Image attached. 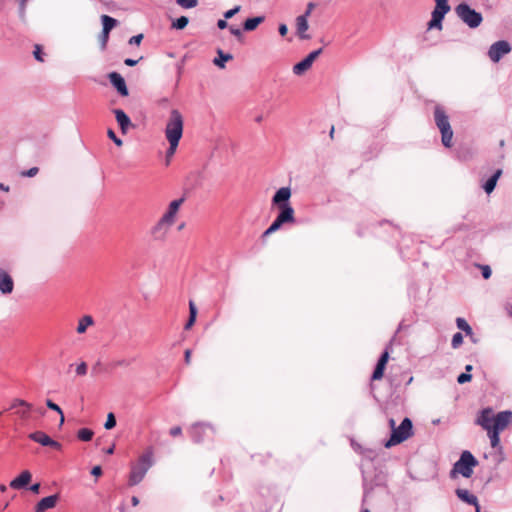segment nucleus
Returning <instances> with one entry per match:
<instances>
[{
  "mask_svg": "<svg viewBox=\"0 0 512 512\" xmlns=\"http://www.w3.org/2000/svg\"><path fill=\"white\" fill-rule=\"evenodd\" d=\"M153 464V452L152 450L146 451L141 455L135 465L132 466L130 473V484L136 485L140 483L145 477L147 471Z\"/></svg>",
  "mask_w": 512,
  "mask_h": 512,
  "instance_id": "obj_7",
  "label": "nucleus"
},
{
  "mask_svg": "<svg viewBox=\"0 0 512 512\" xmlns=\"http://www.w3.org/2000/svg\"><path fill=\"white\" fill-rule=\"evenodd\" d=\"M472 376L470 373H462L458 376L457 381L459 384H464L471 380Z\"/></svg>",
  "mask_w": 512,
  "mask_h": 512,
  "instance_id": "obj_43",
  "label": "nucleus"
},
{
  "mask_svg": "<svg viewBox=\"0 0 512 512\" xmlns=\"http://www.w3.org/2000/svg\"><path fill=\"white\" fill-rule=\"evenodd\" d=\"M218 57L213 60V63L220 67H225V62L230 61L233 59V56L229 53H224L222 50H218Z\"/></svg>",
  "mask_w": 512,
  "mask_h": 512,
  "instance_id": "obj_29",
  "label": "nucleus"
},
{
  "mask_svg": "<svg viewBox=\"0 0 512 512\" xmlns=\"http://www.w3.org/2000/svg\"><path fill=\"white\" fill-rule=\"evenodd\" d=\"M456 323H457V327L464 331L466 335H469L471 336L472 335V328L470 327V325L467 323V321L463 318H457L456 320Z\"/></svg>",
  "mask_w": 512,
  "mask_h": 512,
  "instance_id": "obj_33",
  "label": "nucleus"
},
{
  "mask_svg": "<svg viewBox=\"0 0 512 512\" xmlns=\"http://www.w3.org/2000/svg\"><path fill=\"white\" fill-rule=\"evenodd\" d=\"M450 5L448 4V0H435V11H440L444 15H446L450 11Z\"/></svg>",
  "mask_w": 512,
  "mask_h": 512,
  "instance_id": "obj_31",
  "label": "nucleus"
},
{
  "mask_svg": "<svg viewBox=\"0 0 512 512\" xmlns=\"http://www.w3.org/2000/svg\"><path fill=\"white\" fill-rule=\"evenodd\" d=\"M180 433H181V428H180V427H173V428L170 430V434H171L172 436H178Z\"/></svg>",
  "mask_w": 512,
  "mask_h": 512,
  "instance_id": "obj_53",
  "label": "nucleus"
},
{
  "mask_svg": "<svg viewBox=\"0 0 512 512\" xmlns=\"http://www.w3.org/2000/svg\"><path fill=\"white\" fill-rule=\"evenodd\" d=\"M287 33H288V28H287V26H286L285 24H281V25L279 26V34H280L281 36H286V35H287Z\"/></svg>",
  "mask_w": 512,
  "mask_h": 512,
  "instance_id": "obj_49",
  "label": "nucleus"
},
{
  "mask_svg": "<svg viewBox=\"0 0 512 512\" xmlns=\"http://www.w3.org/2000/svg\"><path fill=\"white\" fill-rule=\"evenodd\" d=\"M314 8V4L313 3H309L308 6H307V10L305 12V14L303 16H306L308 18V16L310 15L311 11L313 10Z\"/></svg>",
  "mask_w": 512,
  "mask_h": 512,
  "instance_id": "obj_55",
  "label": "nucleus"
},
{
  "mask_svg": "<svg viewBox=\"0 0 512 512\" xmlns=\"http://www.w3.org/2000/svg\"><path fill=\"white\" fill-rule=\"evenodd\" d=\"M474 507H475V512H481V508H480L479 504L477 506H474Z\"/></svg>",
  "mask_w": 512,
  "mask_h": 512,
  "instance_id": "obj_64",
  "label": "nucleus"
},
{
  "mask_svg": "<svg viewBox=\"0 0 512 512\" xmlns=\"http://www.w3.org/2000/svg\"><path fill=\"white\" fill-rule=\"evenodd\" d=\"M321 53H322V48L309 53L302 61H300L299 63H297L293 66V73L295 75L304 74L306 71H308L312 67V64L319 57V55Z\"/></svg>",
  "mask_w": 512,
  "mask_h": 512,
  "instance_id": "obj_11",
  "label": "nucleus"
},
{
  "mask_svg": "<svg viewBox=\"0 0 512 512\" xmlns=\"http://www.w3.org/2000/svg\"><path fill=\"white\" fill-rule=\"evenodd\" d=\"M188 22L189 20L186 16H181L173 22L172 27L181 30L187 26Z\"/></svg>",
  "mask_w": 512,
  "mask_h": 512,
  "instance_id": "obj_36",
  "label": "nucleus"
},
{
  "mask_svg": "<svg viewBox=\"0 0 512 512\" xmlns=\"http://www.w3.org/2000/svg\"><path fill=\"white\" fill-rule=\"evenodd\" d=\"M185 360H186V363H189V361H190V354L189 353H186Z\"/></svg>",
  "mask_w": 512,
  "mask_h": 512,
  "instance_id": "obj_63",
  "label": "nucleus"
},
{
  "mask_svg": "<svg viewBox=\"0 0 512 512\" xmlns=\"http://www.w3.org/2000/svg\"><path fill=\"white\" fill-rule=\"evenodd\" d=\"M138 503H139L138 498H137V497H132V504H133L134 506H137V505H138Z\"/></svg>",
  "mask_w": 512,
  "mask_h": 512,
  "instance_id": "obj_60",
  "label": "nucleus"
},
{
  "mask_svg": "<svg viewBox=\"0 0 512 512\" xmlns=\"http://www.w3.org/2000/svg\"><path fill=\"white\" fill-rule=\"evenodd\" d=\"M30 438L43 446H49L52 444V439L43 432H35L30 435Z\"/></svg>",
  "mask_w": 512,
  "mask_h": 512,
  "instance_id": "obj_28",
  "label": "nucleus"
},
{
  "mask_svg": "<svg viewBox=\"0 0 512 512\" xmlns=\"http://www.w3.org/2000/svg\"><path fill=\"white\" fill-rule=\"evenodd\" d=\"M510 50L511 47L507 41H497L490 47L488 55L492 61L498 62Z\"/></svg>",
  "mask_w": 512,
  "mask_h": 512,
  "instance_id": "obj_12",
  "label": "nucleus"
},
{
  "mask_svg": "<svg viewBox=\"0 0 512 512\" xmlns=\"http://www.w3.org/2000/svg\"><path fill=\"white\" fill-rule=\"evenodd\" d=\"M116 425V419L113 413H108L106 422L104 424L105 429L110 430Z\"/></svg>",
  "mask_w": 512,
  "mask_h": 512,
  "instance_id": "obj_37",
  "label": "nucleus"
},
{
  "mask_svg": "<svg viewBox=\"0 0 512 512\" xmlns=\"http://www.w3.org/2000/svg\"><path fill=\"white\" fill-rule=\"evenodd\" d=\"M457 497L467 504L477 506L479 504L477 497L467 489L459 488L456 490Z\"/></svg>",
  "mask_w": 512,
  "mask_h": 512,
  "instance_id": "obj_21",
  "label": "nucleus"
},
{
  "mask_svg": "<svg viewBox=\"0 0 512 512\" xmlns=\"http://www.w3.org/2000/svg\"><path fill=\"white\" fill-rule=\"evenodd\" d=\"M143 39V34H138L130 38L129 43L130 44H136L139 45Z\"/></svg>",
  "mask_w": 512,
  "mask_h": 512,
  "instance_id": "obj_47",
  "label": "nucleus"
},
{
  "mask_svg": "<svg viewBox=\"0 0 512 512\" xmlns=\"http://www.w3.org/2000/svg\"><path fill=\"white\" fill-rule=\"evenodd\" d=\"M101 21L103 25V34H109L110 31L117 25V20L108 15H102Z\"/></svg>",
  "mask_w": 512,
  "mask_h": 512,
  "instance_id": "obj_27",
  "label": "nucleus"
},
{
  "mask_svg": "<svg viewBox=\"0 0 512 512\" xmlns=\"http://www.w3.org/2000/svg\"><path fill=\"white\" fill-rule=\"evenodd\" d=\"M19 2H20V10L22 13H24L27 0H19Z\"/></svg>",
  "mask_w": 512,
  "mask_h": 512,
  "instance_id": "obj_57",
  "label": "nucleus"
},
{
  "mask_svg": "<svg viewBox=\"0 0 512 512\" xmlns=\"http://www.w3.org/2000/svg\"><path fill=\"white\" fill-rule=\"evenodd\" d=\"M434 120L436 126L441 132V141L445 147L452 146L453 130L451 128L449 117L441 106H436L434 109Z\"/></svg>",
  "mask_w": 512,
  "mask_h": 512,
  "instance_id": "obj_5",
  "label": "nucleus"
},
{
  "mask_svg": "<svg viewBox=\"0 0 512 512\" xmlns=\"http://www.w3.org/2000/svg\"><path fill=\"white\" fill-rule=\"evenodd\" d=\"M297 33L301 39H309V35L305 34L308 30V21L306 16H298L296 18Z\"/></svg>",
  "mask_w": 512,
  "mask_h": 512,
  "instance_id": "obj_23",
  "label": "nucleus"
},
{
  "mask_svg": "<svg viewBox=\"0 0 512 512\" xmlns=\"http://www.w3.org/2000/svg\"><path fill=\"white\" fill-rule=\"evenodd\" d=\"M197 307L195 305V303L193 301H190L189 302V319L185 325V329H190L195 321H196V317H197Z\"/></svg>",
  "mask_w": 512,
  "mask_h": 512,
  "instance_id": "obj_30",
  "label": "nucleus"
},
{
  "mask_svg": "<svg viewBox=\"0 0 512 512\" xmlns=\"http://www.w3.org/2000/svg\"><path fill=\"white\" fill-rule=\"evenodd\" d=\"M463 342V336L460 332L454 334L453 338H452V347L454 349L458 348L461 343Z\"/></svg>",
  "mask_w": 512,
  "mask_h": 512,
  "instance_id": "obj_40",
  "label": "nucleus"
},
{
  "mask_svg": "<svg viewBox=\"0 0 512 512\" xmlns=\"http://www.w3.org/2000/svg\"><path fill=\"white\" fill-rule=\"evenodd\" d=\"M445 15L443 13H441L440 11H435L433 10L432 11V18L431 20L428 22V29H438V30H442L443 28V25H442V21L444 19Z\"/></svg>",
  "mask_w": 512,
  "mask_h": 512,
  "instance_id": "obj_24",
  "label": "nucleus"
},
{
  "mask_svg": "<svg viewBox=\"0 0 512 512\" xmlns=\"http://www.w3.org/2000/svg\"><path fill=\"white\" fill-rule=\"evenodd\" d=\"M478 465V461L472 455L470 451H463L459 460L453 466L451 470V477L456 478L461 475L465 478H469L473 474L474 468Z\"/></svg>",
  "mask_w": 512,
  "mask_h": 512,
  "instance_id": "obj_6",
  "label": "nucleus"
},
{
  "mask_svg": "<svg viewBox=\"0 0 512 512\" xmlns=\"http://www.w3.org/2000/svg\"><path fill=\"white\" fill-rule=\"evenodd\" d=\"M14 282L12 277L0 268V291L3 294H9L13 291Z\"/></svg>",
  "mask_w": 512,
  "mask_h": 512,
  "instance_id": "obj_18",
  "label": "nucleus"
},
{
  "mask_svg": "<svg viewBox=\"0 0 512 512\" xmlns=\"http://www.w3.org/2000/svg\"><path fill=\"white\" fill-rule=\"evenodd\" d=\"M32 480V473L29 470H23L18 476L9 483L10 488L20 490L26 487Z\"/></svg>",
  "mask_w": 512,
  "mask_h": 512,
  "instance_id": "obj_14",
  "label": "nucleus"
},
{
  "mask_svg": "<svg viewBox=\"0 0 512 512\" xmlns=\"http://www.w3.org/2000/svg\"><path fill=\"white\" fill-rule=\"evenodd\" d=\"M46 405L48 408L56 411L60 415V425H62L64 423V414H63L62 409L57 404L52 402L51 400H47Z\"/></svg>",
  "mask_w": 512,
  "mask_h": 512,
  "instance_id": "obj_35",
  "label": "nucleus"
},
{
  "mask_svg": "<svg viewBox=\"0 0 512 512\" xmlns=\"http://www.w3.org/2000/svg\"><path fill=\"white\" fill-rule=\"evenodd\" d=\"M240 11V6H236L233 9H230L225 12L224 17L225 19L232 18L235 14H237Z\"/></svg>",
  "mask_w": 512,
  "mask_h": 512,
  "instance_id": "obj_44",
  "label": "nucleus"
},
{
  "mask_svg": "<svg viewBox=\"0 0 512 512\" xmlns=\"http://www.w3.org/2000/svg\"><path fill=\"white\" fill-rule=\"evenodd\" d=\"M265 18L263 16L248 18L244 24L243 28L246 31H253L255 30L261 23H263Z\"/></svg>",
  "mask_w": 512,
  "mask_h": 512,
  "instance_id": "obj_26",
  "label": "nucleus"
},
{
  "mask_svg": "<svg viewBox=\"0 0 512 512\" xmlns=\"http://www.w3.org/2000/svg\"><path fill=\"white\" fill-rule=\"evenodd\" d=\"M217 26H218L219 29H225L228 26V23H227L226 20L220 19L217 22Z\"/></svg>",
  "mask_w": 512,
  "mask_h": 512,
  "instance_id": "obj_52",
  "label": "nucleus"
},
{
  "mask_svg": "<svg viewBox=\"0 0 512 512\" xmlns=\"http://www.w3.org/2000/svg\"><path fill=\"white\" fill-rule=\"evenodd\" d=\"M177 3L183 8H193L197 5L198 0H177Z\"/></svg>",
  "mask_w": 512,
  "mask_h": 512,
  "instance_id": "obj_38",
  "label": "nucleus"
},
{
  "mask_svg": "<svg viewBox=\"0 0 512 512\" xmlns=\"http://www.w3.org/2000/svg\"><path fill=\"white\" fill-rule=\"evenodd\" d=\"M92 475L94 476H99L101 475V467L100 466H95L93 467L92 471H91Z\"/></svg>",
  "mask_w": 512,
  "mask_h": 512,
  "instance_id": "obj_54",
  "label": "nucleus"
},
{
  "mask_svg": "<svg viewBox=\"0 0 512 512\" xmlns=\"http://www.w3.org/2000/svg\"><path fill=\"white\" fill-rule=\"evenodd\" d=\"M49 446H52V447L57 448V449L60 448V444L58 442L54 441V440H52V444H50Z\"/></svg>",
  "mask_w": 512,
  "mask_h": 512,
  "instance_id": "obj_59",
  "label": "nucleus"
},
{
  "mask_svg": "<svg viewBox=\"0 0 512 512\" xmlns=\"http://www.w3.org/2000/svg\"><path fill=\"white\" fill-rule=\"evenodd\" d=\"M38 171H39V169L37 167H32L29 170L22 172L21 175L27 176V177H33L38 173Z\"/></svg>",
  "mask_w": 512,
  "mask_h": 512,
  "instance_id": "obj_45",
  "label": "nucleus"
},
{
  "mask_svg": "<svg viewBox=\"0 0 512 512\" xmlns=\"http://www.w3.org/2000/svg\"><path fill=\"white\" fill-rule=\"evenodd\" d=\"M512 422V412L509 410L499 412L497 414L496 423H494V428L486 431L487 435L490 439L491 446L493 448H497L500 452H502V446L500 445V433L508 427V425Z\"/></svg>",
  "mask_w": 512,
  "mask_h": 512,
  "instance_id": "obj_4",
  "label": "nucleus"
},
{
  "mask_svg": "<svg viewBox=\"0 0 512 512\" xmlns=\"http://www.w3.org/2000/svg\"><path fill=\"white\" fill-rule=\"evenodd\" d=\"M334 133H335V127L332 126L331 129H330V132H329V136H330L331 140L334 139Z\"/></svg>",
  "mask_w": 512,
  "mask_h": 512,
  "instance_id": "obj_58",
  "label": "nucleus"
},
{
  "mask_svg": "<svg viewBox=\"0 0 512 512\" xmlns=\"http://www.w3.org/2000/svg\"><path fill=\"white\" fill-rule=\"evenodd\" d=\"M455 13L470 28L478 27L483 20L482 15L466 3H460L457 5Z\"/></svg>",
  "mask_w": 512,
  "mask_h": 512,
  "instance_id": "obj_8",
  "label": "nucleus"
},
{
  "mask_svg": "<svg viewBox=\"0 0 512 512\" xmlns=\"http://www.w3.org/2000/svg\"><path fill=\"white\" fill-rule=\"evenodd\" d=\"M172 226V223L160 218L151 228V235L157 240H164Z\"/></svg>",
  "mask_w": 512,
  "mask_h": 512,
  "instance_id": "obj_13",
  "label": "nucleus"
},
{
  "mask_svg": "<svg viewBox=\"0 0 512 512\" xmlns=\"http://www.w3.org/2000/svg\"><path fill=\"white\" fill-rule=\"evenodd\" d=\"M388 356L389 354H382V356L380 357L372 375L373 380H379L383 377L384 370L388 362Z\"/></svg>",
  "mask_w": 512,
  "mask_h": 512,
  "instance_id": "obj_22",
  "label": "nucleus"
},
{
  "mask_svg": "<svg viewBox=\"0 0 512 512\" xmlns=\"http://www.w3.org/2000/svg\"><path fill=\"white\" fill-rule=\"evenodd\" d=\"M95 325L94 318L91 315H84L81 318H79L76 332L78 334H84L87 332L88 328Z\"/></svg>",
  "mask_w": 512,
  "mask_h": 512,
  "instance_id": "obj_20",
  "label": "nucleus"
},
{
  "mask_svg": "<svg viewBox=\"0 0 512 512\" xmlns=\"http://www.w3.org/2000/svg\"><path fill=\"white\" fill-rule=\"evenodd\" d=\"M290 197L291 189L289 187H282L277 190L272 198V205L277 207L280 210V213L269 228L263 232L262 238H266L272 233L278 231L284 224H292L295 222V212L293 207L289 204Z\"/></svg>",
  "mask_w": 512,
  "mask_h": 512,
  "instance_id": "obj_1",
  "label": "nucleus"
},
{
  "mask_svg": "<svg viewBox=\"0 0 512 512\" xmlns=\"http://www.w3.org/2000/svg\"><path fill=\"white\" fill-rule=\"evenodd\" d=\"M73 368L75 370L76 375L83 376V375H86V373H87V363L84 361H81V362H78L75 364H71L70 369H73Z\"/></svg>",
  "mask_w": 512,
  "mask_h": 512,
  "instance_id": "obj_32",
  "label": "nucleus"
},
{
  "mask_svg": "<svg viewBox=\"0 0 512 512\" xmlns=\"http://www.w3.org/2000/svg\"><path fill=\"white\" fill-rule=\"evenodd\" d=\"M184 202L183 198L173 200L169 206L167 211L161 216L164 220L174 224L176 222L177 213Z\"/></svg>",
  "mask_w": 512,
  "mask_h": 512,
  "instance_id": "obj_16",
  "label": "nucleus"
},
{
  "mask_svg": "<svg viewBox=\"0 0 512 512\" xmlns=\"http://www.w3.org/2000/svg\"><path fill=\"white\" fill-rule=\"evenodd\" d=\"M502 175V170L498 169L483 185V188L487 194H490L496 187L497 181Z\"/></svg>",
  "mask_w": 512,
  "mask_h": 512,
  "instance_id": "obj_25",
  "label": "nucleus"
},
{
  "mask_svg": "<svg viewBox=\"0 0 512 512\" xmlns=\"http://www.w3.org/2000/svg\"><path fill=\"white\" fill-rule=\"evenodd\" d=\"M230 32L237 38L241 39L242 38V32L239 28H235L233 26H230L229 28Z\"/></svg>",
  "mask_w": 512,
  "mask_h": 512,
  "instance_id": "obj_48",
  "label": "nucleus"
},
{
  "mask_svg": "<svg viewBox=\"0 0 512 512\" xmlns=\"http://www.w3.org/2000/svg\"><path fill=\"white\" fill-rule=\"evenodd\" d=\"M9 409L13 410L14 414L18 416L21 420H28L31 416L33 407L30 403L23 399L14 398L10 402Z\"/></svg>",
  "mask_w": 512,
  "mask_h": 512,
  "instance_id": "obj_9",
  "label": "nucleus"
},
{
  "mask_svg": "<svg viewBox=\"0 0 512 512\" xmlns=\"http://www.w3.org/2000/svg\"><path fill=\"white\" fill-rule=\"evenodd\" d=\"M482 272V276L484 279H489L491 277V268L488 265H476Z\"/></svg>",
  "mask_w": 512,
  "mask_h": 512,
  "instance_id": "obj_39",
  "label": "nucleus"
},
{
  "mask_svg": "<svg viewBox=\"0 0 512 512\" xmlns=\"http://www.w3.org/2000/svg\"><path fill=\"white\" fill-rule=\"evenodd\" d=\"M77 436L82 441H90L93 437V431L88 428H82L78 431Z\"/></svg>",
  "mask_w": 512,
  "mask_h": 512,
  "instance_id": "obj_34",
  "label": "nucleus"
},
{
  "mask_svg": "<svg viewBox=\"0 0 512 512\" xmlns=\"http://www.w3.org/2000/svg\"><path fill=\"white\" fill-rule=\"evenodd\" d=\"M389 424L392 429V433L390 438L384 444L385 448H391L398 445L410 438L413 434V426L409 418L403 419L399 426H396L394 419H390Z\"/></svg>",
  "mask_w": 512,
  "mask_h": 512,
  "instance_id": "obj_2",
  "label": "nucleus"
},
{
  "mask_svg": "<svg viewBox=\"0 0 512 512\" xmlns=\"http://www.w3.org/2000/svg\"><path fill=\"white\" fill-rule=\"evenodd\" d=\"M102 48H105L106 47V44H107V41H108V38H109V34H103L102 33Z\"/></svg>",
  "mask_w": 512,
  "mask_h": 512,
  "instance_id": "obj_56",
  "label": "nucleus"
},
{
  "mask_svg": "<svg viewBox=\"0 0 512 512\" xmlns=\"http://www.w3.org/2000/svg\"><path fill=\"white\" fill-rule=\"evenodd\" d=\"M34 57L40 61V62H43V58H42V51H41V47L40 45H35V49H34Z\"/></svg>",
  "mask_w": 512,
  "mask_h": 512,
  "instance_id": "obj_46",
  "label": "nucleus"
},
{
  "mask_svg": "<svg viewBox=\"0 0 512 512\" xmlns=\"http://www.w3.org/2000/svg\"><path fill=\"white\" fill-rule=\"evenodd\" d=\"M184 120L179 110L170 111L165 127V137L168 142H179L183 135Z\"/></svg>",
  "mask_w": 512,
  "mask_h": 512,
  "instance_id": "obj_3",
  "label": "nucleus"
},
{
  "mask_svg": "<svg viewBox=\"0 0 512 512\" xmlns=\"http://www.w3.org/2000/svg\"><path fill=\"white\" fill-rule=\"evenodd\" d=\"M108 137L117 145V146H122L123 142L121 139H119L116 134L114 133L113 130L109 129L108 132Z\"/></svg>",
  "mask_w": 512,
  "mask_h": 512,
  "instance_id": "obj_42",
  "label": "nucleus"
},
{
  "mask_svg": "<svg viewBox=\"0 0 512 512\" xmlns=\"http://www.w3.org/2000/svg\"><path fill=\"white\" fill-rule=\"evenodd\" d=\"M108 78H109L111 84L120 93V95H122V96H127L128 95V89H127L125 80H124V78L119 73L111 72L108 75Z\"/></svg>",
  "mask_w": 512,
  "mask_h": 512,
  "instance_id": "obj_17",
  "label": "nucleus"
},
{
  "mask_svg": "<svg viewBox=\"0 0 512 512\" xmlns=\"http://www.w3.org/2000/svg\"><path fill=\"white\" fill-rule=\"evenodd\" d=\"M139 62V60H134V59H131V58H127L125 59L124 63L127 65V66H135L137 65V63Z\"/></svg>",
  "mask_w": 512,
  "mask_h": 512,
  "instance_id": "obj_51",
  "label": "nucleus"
},
{
  "mask_svg": "<svg viewBox=\"0 0 512 512\" xmlns=\"http://www.w3.org/2000/svg\"><path fill=\"white\" fill-rule=\"evenodd\" d=\"M114 114H115L116 121L119 124L122 133H126L129 129V127L131 126L130 118L121 109H115Z\"/></svg>",
  "mask_w": 512,
  "mask_h": 512,
  "instance_id": "obj_19",
  "label": "nucleus"
},
{
  "mask_svg": "<svg viewBox=\"0 0 512 512\" xmlns=\"http://www.w3.org/2000/svg\"><path fill=\"white\" fill-rule=\"evenodd\" d=\"M0 189L4 190V191H8L9 190V188L4 186V184H2V183L0 184Z\"/></svg>",
  "mask_w": 512,
  "mask_h": 512,
  "instance_id": "obj_61",
  "label": "nucleus"
},
{
  "mask_svg": "<svg viewBox=\"0 0 512 512\" xmlns=\"http://www.w3.org/2000/svg\"><path fill=\"white\" fill-rule=\"evenodd\" d=\"M496 418L497 415H494L492 408H484L479 412L476 418V424L481 426L485 431H488L494 428Z\"/></svg>",
  "mask_w": 512,
  "mask_h": 512,
  "instance_id": "obj_10",
  "label": "nucleus"
},
{
  "mask_svg": "<svg viewBox=\"0 0 512 512\" xmlns=\"http://www.w3.org/2000/svg\"><path fill=\"white\" fill-rule=\"evenodd\" d=\"M178 144H179V142H169V148L166 152L167 159H169L170 157H172L175 154Z\"/></svg>",
  "mask_w": 512,
  "mask_h": 512,
  "instance_id": "obj_41",
  "label": "nucleus"
},
{
  "mask_svg": "<svg viewBox=\"0 0 512 512\" xmlns=\"http://www.w3.org/2000/svg\"><path fill=\"white\" fill-rule=\"evenodd\" d=\"M471 370H472V366L471 365H467L465 373H469Z\"/></svg>",
  "mask_w": 512,
  "mask_h": 512,
  "instance_id": "obj_62",
  "label": "nucleus"
},
{
  "mask_svg": "<svg viewBox=\"0 0 512 512\" xmlns=\"http://www.w3.org/2000/svg\"><path fill=\"white\" fill-rule=\"evenodd\" d=\"M30 490L31 492H33L34 494H38L39 491H40V483H35L33 485L30 486Z\"/></svg>",
  "mask_w": 512,
  "mask_h": 512,
  "instance_id": "obj_50",
  "label": "nucleus"
},
{
  "mask_svg": "<svg viewBox=\"0 0 512 512\" xmlns=\"http://www.w3.org/2000/svg\"><path fill=\"white\" fill-rule=\"evenodd\" d=\"M60 496L58 494L50 495L42 498L34 507L35 512H45L56 507Z\"/></svg>",
  "mask_w": 512,
  "mask_h": 512,
  "instance_id": "obj_15",
  "label": "nucleus"
}]
</instances>
